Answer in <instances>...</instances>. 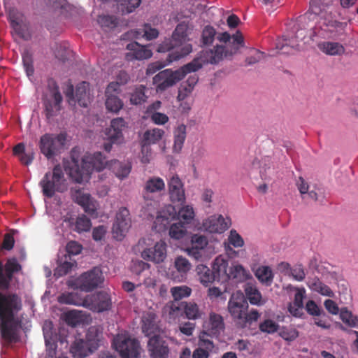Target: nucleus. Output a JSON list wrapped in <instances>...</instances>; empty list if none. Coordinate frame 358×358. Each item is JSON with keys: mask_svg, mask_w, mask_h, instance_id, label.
<instances>
[{"mask_svg": "<svg viewBox=\"0 0 358 358\" xmlns=\"http://www.w3.org/2000/svg\"><path fill=\"white\" fill-rule=\"evenodd\" d=\"M126 127L127 123L123 118H115L111 120L107 135L113 141L119 140L122 137V131Z\"/></svg>", "mask_w": 358, "mask_h": 358, "instance_id": "cd10ccee", "label": "nucleus"}, {"mask_svg": "<svg viewBox=\"0 0 358 358\" xmlns=\"http://www.w3.org/2000/svg\"><path fill=\"white\" fill-rule=\"evenodd\" d=\"M228 262L222 258H216L213 264V271L216 281L224 282L229 280L227 272Z\"/></svg>", "mask_w": 358, "mask_h": 358, "instance_id": "a878e982", "label": "nucleus"}, {"mask_svg": "<svg viewBox=\"0 0 358 358\" xmlns=\"http://www.w3.org/2000/svg\"><path fill=\"white\" fill-rule=\"evenodd\" d=\"M186 138V126L183 124H180L174 131V143L173 146V152H180L182 148Z\"/></svg>", "mask_w": 358, "mask_h": 358, "instance_id": "58836bf2", "label": "nucleus"}, {"mask_svg": "<svg viewBox=\"0 0 358 358\" xmlns=\"http://www.w3.org/2000/svg\"><path fill=\"white\" fill-rule=\"evenodd\" d=\"M182 306L183 308V313L189 320H196L197 319H200L204 314L203 312L200 310L199 306L194 302L183 301Z\"/></svg>", "mask_w": 358, "mask_h": 358, "instance_id": "473e14b6", "label": "nucleus"}, {"mask_svg": "<svg viewBox=\"0 0 358 358\" xmlns=\"http://www.w3.org/2000/svg\"><path fill=\"white\" fill-rule=\"evenodd\" d=\"M83 159L85 166L89 167L92 173L94 171L100 172L110 167V161H108L101 152L86 155Z\"/></svg>", "mask_w": 358, "mask_h": 358, "instance_id": "a211bd4d", "label": "nucleus"}, {"mask_svg": "<svg viewBox=\"0 0 358 358\" xmlns=\"http://www.w3.org/2000/svg\"><path fill=\"white\" fill-rule=\"evenodd\" d=\"M66 134H45L41 136L38 146L41 152L48 159L53 158L64 145Z\"/></svg>", "mask_w": 358, "mask_h": 358, "instance_id": "6e6552de", "label": "nucleus"}, {"mask_svg": "<svg viewBox=\"0 0 358 358\" xmlns=\"http://www.w3.org/2000/svg\"><path fill=\"white\" fill-rule=\"evenodd\" d=\"M246 300L248 299L252 305L262 306L264 303L262 297L258 289L250 284H248L245 287Z\"/></svg>", "mask_w": 358, "mask_h": 358, "instance_id": "c9c22d12", "label": "nucleus"}, {"mask_svg": "<svg viewBox=\"0 0 358 358\" xmlns=\"http://www.w3.org/2000/svg\"><path fill=\"white\" fill-rule=\"evenodd\" d=\"M170 292L174 301H180L183 298L189 297L192 293V289L186 285L173 287Z\"/></svg>", "mask_w": 358, "mask_h": 358, "instance_id": "8fccbe9b", "label": "nucleus"}, {"mask_svg": "<svg viewBox=\"0 0 358 358\" xmlns=\"http://www.w3.org/2000/svg\"><path fill=\"white\" fill-rule=\"evenodd\" d=\"M88 343L83 339L76 340L70 348L74 358H84L88 355Z\"/></svg>", "mask_w": 358, "mask_h": 358, "instance_id": "f704fd0d", "label": "nucleus"}, {"mask_svg": "<svg viewBox=\"0 0 358 358\" xmlns=\"http://www.w3.org/2000/svg\"><path fill=\"white\" fill-rule=\"evenodd\" d=\"M307 313L313 316H320L323 312L322 309L313 300H309L306 304Z\"/></svg>", "mask_w": 358, "mask_h": 358, "instance_id": "69168bd1", "label": "nucleus"}, {"mask_svg": "<svg viewBox=\"0 0 358 358\" xmlns=\"http://www.w3.org/2000/svg\"><path fill=\"white\" fill-rule=\"evenodd\" d=\"M216 30L211 25H206L202 30L201 36V42L203 45H211L216 36Z\"/></svg>", "mask_w": 358, "mask_h": 358, "instance_id": "09e8293b", "label": "nucleus"}, {"mask_svg": "<svg viewBox=\"0 0 358 358\" xmlns=\"http://www.w3.org/2000/svg\"><path fill=\"white\" fill-rule=\"evenodd\" d=\"M263 57L264 52L257 49H252L250 52V56L245 59V64L246 65H253L259 62Z\"/></svg>", "mask_w": 358, "mask_h": 358, "instance_id": "e2e57ef3", "label": "nucleus"}, {"mask_svg": "<svg viewBox=\"0 0 358 358\" xmlns=\"http://www.w3.org/2000/svg\"><path fill=\"white\" fill-rule=\"evenodd\" d=\"M186 229L184 226V224L178 222L173 223L171 225L169 229V235L171 238L175 239H180L185 234Z\"/></svg>", "mask_w": 358, "mask_h": 358, "instance_id": "6e6d98bb", "label": "nucleus"}, {"mask_svg": "<svg viewBox=\"0 0 358 358\" xmlns=\"http://www.w3.org/2000/svg\"><path fill=\"white\" fill-rule=\"evenodd\" d=\"M217 40L221 43H224L226 45H216L213 48L203 50V51H215L217 47L222 48V58L214 64H218L222 61L224 58H231L236 55L240 48L244 47L245 41L242 33L238 30L232 36L227 31L220 33L217 36Z\"/></svg>", "mask_w": 358, "mask_h": 358, "instance_id": "423d86ee", "label": "nucleus"}, {"mask_svg": "<svg viewBox=\"0 0 358 358\" xmlns=\"http://www.w3.org/2000/svg\"><path fill=\"white\" fill-rule=\"evenodd\" d=\"M310 289L321 295L333 297L334 293L330 287L320 281L318 278H314L308 285Z\"/></svg>", "mask_w": 358, "mask_h": 358, "instance_id": "79ce46f5", "label": "nucleus"}, {"mask_svg": "<svg viewBox=\"0 0 358 358\" xmlns=\"http://www.w3.org/2000/svg\"><path fill=\"white\" fill-rule=\"evenodd\" d=\"M48 87L51 93V99L44 101L45 113L48 119H50L59 113L62 109V96L57 83L53 79L48 81Z\"/></svg>", "mask_w": 358, "mask_h": 358, "instance_id": "1a4fd4ad", "label": "nucleus"}, {"mask_svg": "<svg viewBox=\"0 0 358 358\" xmlns=\"http://www.w3.org/2000/svg\"><path fill=\"white\" fill-rule=\"evenodd\" d=\"M148 350L151 358H168L169 348L160 336L155 335L149 338Z\"/></svg>", "mask_w": 358, "mask_h": 358, "instance_id": "2eb2a0df", "label": "nucleus"}, {"mask_svg": "<svg viewBox=\"0 0 358 358\" xmlns=\"http://www.w3.org/2000/svg\"><path fill=\"white\" fill-rule=\"evenodd\" d=\"M222 58V48L218 46L212 51H201L190 62L173 71L166 69L153 78V84L157 92H163L181 80L187 74L199 71L205 64H215Z\"/></svg>", "mask_w": 358, "mask_h": 358, "instance_id": "f03ea898", "label": "nucleus"}, {"mask_svg": "<svg viewBox=\"0 0 358 358\" xmlns=\"http://www.w3.org/2000/svg\"><path fill=\"white\" fill-rule=\"evenodd\" d=\"M77 263L69 255H64L59 259L57 266L55 270L54 275L57 278L62 277L68 274L73 267L76 266Z\"/></svg>", "mask_w": 358, "mask_h": 358, "instance_id": "393cba45", "label": "nucleus"}, {"mask_svg": "<svg viewBox=\"0 0 358 358\" xmlns=\"http://www.w3.org/2000/svg\"><path fill=\"white\" fill-rule=\"evenodd\" d=\"M129 210L125 207L119 209L116 214V220L113 226V237L122 241L131 227V218Z\"/></svg>", "mask_w": 358, "mask_h": 358, "instance_id": "ddd939ff", "label": "nucleus"}, {"mask_svg": "<svg viewBox=\"0 0 358 358\" xmlns=\"http://www.w3.org/2000/svg\"><path fill=\"white\" fill-rule=\"evenodd\" d=\"M255 276L260 282L266 285H271L273 278L271 269L266 266L259 267L255 272Z\"/></svg>", "mask_w": 358, "mask_h": 358, "instance_id": "49530a36", "label": "nucleus"}, {"mask_svg": "<svg viewBox=\"0 0 358 358\" xmlns=\"http://www.w3.org/2000/svg\"><path fill=\"white\" fill-rule=\"evenodd\" d=\"M110 296L104 291L96 292L85 296V308L95 313H101L110 309Z\"/></svg>", "mask_w": 358, "mask_h": 358, "instance_id": "f8f14e48", "label": "nucleus"}, {"mask_svg": "<svg viewBox=\"0 0 358 358\" xmlns=\"http://www.w3.org/2000/svg\"><path fill=\"white\" fill-rule=\"evenodd\" d=\"M73 200L83 207L85 213L93 215L96 211L95 200L88 193H85L80 188L75 187L71 189Z\"/></svg>", "mask_w": 358, "mask_h": 358, "instance_id": "4468645a", "label": "nucleus"}, {"mask_svg": "<svg viewBox=\"0 0 358 358\" xmlns=\"http://www.w3.org/2000/svg\"><path fill=\"white\" fill-rule=\"evenodd\" d=\"M230 224V220L226 221L222 215H214L205 220L203 226L210 233L222 234L229 227Z\"/></svg>", "mask_w": 358, "mask_h": 358, "instance_id": "aec40b11", "label": "nucleus"}, {"mask_svg": "<svg viewBox=\"0 0 358 358\" xmlns=\"http://www.w3.org/2000/svg\"><path fill=\"white\" fill-rule=\"evenodd\" d=\"M59 303L62 304L74 305L85 308V297L77 292H65L58 297Z\"/></svg>", "mask_w": 358, "mask_h": 358, "instance_id": "7c9ffc66", "label": "nucleus"}, {"mask_svg": "<svg viewBox=\"0 0 358 358\" xmlns=\"http://www.w3.org/2000/svg\"><path fill=\"white\" fill-rule=\"evenodd\" d=\"M113 346L122 358H137L140 355L138 341L126 334H117L113 338Z\"/></svg>", "mask_w": 358, "mask_h": 358, "instance_id": "0eeeda50", "label": "nucleus"}, {"mask_svg": "<svg viewBox=\"0 0 358 358\" xmlns=\"http://www.w3.org/2000/svg\"><path fill=\"white\" fill-rule=\"evenodd\" d=\"M229 243L235 248H240L243 246L244 241L241 235L234 229L230 231L228 237Z\"/></svg>", "mask_w": 358, "mask_h": 358, "instance_id": "680f3d73", "label": "nucleus"}, {"mask_svg": "<svg viewBox=\"0 0 358 358\" xmlns=\"http://www.w3.org/2000/svg\"><path fill=\"white\" fill-rule=\"evenodd\" d=\"M149 117L153 123L158 125H164L167 123L169 120L166 114L159 112L151 114Z\"/></svg>", "mask_w": 358, "mask_h": 358, "instance_id": "774afa93", "label": "nucleus"}, {"mask_svg": "<svg viewBox=\"0 0 358 358\" xmlns=\"http://www.w3.org/2000/svg\"><path fill=\"white\" fill-rule=\"evenodd\" d=\"M43 196L52 198L56 192L63 193L67 190L66 180L59 164L54 166L52 171L47 172L39 182Z\"/></svg>", "mask_w": 358, "mask_h": 358, "instance_id": "39448f33", "label": "nucleus"}, {"mask_svg": "<svg viewBox=\"0 0 358 358\" xmlns=\"http://www.w3.org/2000/svg\"><path fill=\"white\" fill-rule=\"evenodd\" d=\"M142 329L146 336H150L152 333L155 332V330L156 329L155 322L149 318H143Z\"/></svg>", "mask_w": 358, "mask_h": 358, "instance_id": "338daca9", "label": "nucleus"}, {"mask_svg": "<svg viewBox=\"0 0 358 358\" xmlns=\"http://www.w3.org/2000/svg\"><path fill=\"white\" fill-rule=\"evenodd\" d=\"M71 225H74L73 230L78 233L88 231L92 227V222L90 218L86 215H82L78 216L74 222H71Z\"/></svg>", "mask_w": 358, "mask_h": 358, "instance_id": "37998d69", "label": "nucleus"}, {"mask_svg": "<svg viewBox=\"0 0 358 358\" xmlns=\"http://www.w3.org/2000/svg\"><path fill=\"white\" fill-rule=\"evenodd\" d=\"M98 23L104 29H113L117 25V19L111 15H101L99 16Z\"/></svg>", "mask_w": 358, "mask_h": 358, "instance_id": "864d4df0", "label": "nucleus"}, {"mask_svg": "<svg viewBox=\"0 0 358 358\" xmlns=\"http://www.w3.org/2000/svg\"><path fill=\"white\" fill-rule=\"evenodd\" d=\"M8 20L15 35L25 41L31 38L29 23L22 12L16 8L10 9Z\"/></svg>", "mask_w": 358, "mask_h": 358, "instance_id": "9b49d317", "label": "nucleus"}, {"mask_svg": "<svg viewBox=\"0 0 358 358\" xmlns=\"http://www.w3.org/2000/svg\"><path fill=\"white\" fill-rule=\"evenodd\" d=\"M22 57L26 74L30 78L34 73L33 55L29 50H24Z\"/></svg>", "mask_w": 358, "mask_h": 358, "instance_id": "de8ad7c7", "label": "nucleus"}, {"mask_svg": "<svg viewBox=\"0 0 358 358\" xmlns=\"http://www.w3.org/2000/svg\"><path fill=\"white\" fill-rule=\"evenodd\" d=\"M279 335L286 341H292L299 336V333L294 328L283 327L280 330Z\"/></svg>", "mask_w": 358, "mask_h": 358, "instance_id": "052dcab7", "label": "nucleus"}, {"mask_svg": "<svg viewBox=\"0 0 358 358\" xmlns=\"http://www.w3.org/2000/svg\"><path fill=\"white\" fill-rule=\"evenodd\" d=\"M166 256V244L163 241L157 242L153 248H145L141 252V257L143 259L155 264L163 262Z\"/></svg>", "mask_w": 358, "mask_h": 358, "instance_id": "dca6fc26", "label": "nucleus"}, {"mask_svg": "<svg viewBox=\"0 0 358 358\" xmlns=\"http://www.w3.org/2000/svg\"><path fill=\"white\" fill-rule=\"evenodd\" d=\"M43 335L46 346V353L49 357H54L56 355L57 344V335L53 334L51 331H46L43 329Z\"/></svg>", "mask_w": 358, "mask_h": 358, "instance_id": "72a5a7b5", "label": "nucleus"}, {"mask_svg": "<svg viewBox=\"0 0 358 358\" xmlns=\"http://www.w3.org/2000/svg\"><path fill=\"white\" fill-rule=\"evenodd\" d=\"M208 245V239L203 235L194 234L191 237L190 246L186 249L187 254L199 259L202 257V251Z\"/></svg>", "mask_w": 358, "mask_h": 358, "instance_id": "5701e85b", "label": "nucleus"}, {"mask_svg": "<svg viewBox=\"0 0 358 358\" xmlns=\"http://www.w3.org/2000/svg\"><path fill=\"white\" fill-rule=\"evenodd\" d=\"M89 83L82 82L76 86V102L82 107L87 106Z\"/></svg>", "mask_w": 358, "mask_h": 358, "instance_id": "4c0bfd02", "label": "nucleus"}, {"mask_svg": "<svg viewBox=\"0 0 358 358\" xmlns=\"http://www.w3.org/2000/svg\"><path fill=\"white\" fill-rule=\"evenodd\" d=\"M21 271L16 257L8 258L5 264L0 261V334L8 345L20 339L22 322L15 316L22 308V301L16 293L1 291L8 289L14 275Z\"/></svg>", "mask_w": 358, "mask_h": 358, "instance_id": "f257e3e1", "label": "nucleus"}, {"mask_svg": "<svg viewBox=\"0 0 358 358\" xmlns=\"http://www.w3.org/2000/svg\"><path fill=\"white\" fill-rule=\"evenodd\" d=\"M146 87L140 85L136 86L130 94V103L132 105H141L148 99L145 94Z\"/></svg>", "mask_w": 358, "mask_h": 358, "instance_id": "ea45409f", "label": "nucleus"}, {"mask_svg": "<svg viewBox=\"0 0 358 358\" xmlns=\"http://www.w3.org/2000/svg\"><path fill=\"white\" fill-rule=\"evenodd\" d=\"M106 107L108 111L117 113L123 107V102L117 94H106Z\"/></svg>", "mask_w": 358, "mask_h": 358, "instance_id": "a18cd8bd", "label": "nucleus"}, {"mask_svg": "<svg viewBox=\"0 0 358 358\" xmlns=\"http://www.w3.org/2000/svg\"><path fill=\"white\" fill-rule=\"evenodd\" d=\"M341 320L350 327H358V317L354 315L347 308H342L340 310Z\"/></svg>", "mask_w": 358, "mask_h": 358, "instance_id": "3c124183", "label": "nucleus"}, {"mask_svg": "<svg viewBox=\"0 0 358 358\" xmlns=\"http://www.w3.org/2000/svg\"><path fill=\"white\" fill-rule=\"evenodd\" d=\"M194 217L193 208L190 206H185L182 207L178 213V219L179 222L182 224L189 223Z\"/></svg>", "mask_w": 358, "mask_h": 358, "instance_id": "603ef678", "label": "nucleus"}, {"mask_svg": "<svg viewBox=\"0 0 358 358\" xmlns=\"http://www.w3.org/2000/svg\"><path fill=\"white\" fill-rule=\"evenodd\" d=\"M227 308L234 322L241 328L245 327L259 317V313L257 310L252 309L250 312L248 311V301L244 294L239 292L231 295Z\"/></svg>", "mask_w": 358, "mask_h": 358, "instance_id": "20e7f679", "label": "nucleus"}, {"mask_svg": "<svg viewBox=\"0 0 358 358\" xmlns=\"http://www.w3.org/2000/svg\"><path fill=\"white\" fill-rule=\"evenodd\" d=\"M317 47L327 55H341L345 52L343 45L338 42L323 41L319 43Z\"/></svg>", "mask_w": 358, "mask_h": 358, "instance_id": "c756f323", "label": "nucleus"}, {"mask_svg": "<svg viewBox=\"0 0 358 358\" xmlns=\"http://www.w3.org/2000/svg\"><path fill=\"white\" fill-rule=\"evenodd\" d=\"M92 173L89 167L85 166L82 159L81 167L78 165V161H76L73 158V164L69 167V174L70 178L77 183H82L90 179V174Z\"/></svg>", "mask_w": 358, "mask_h": 358, "instance_id": "4be33fe9", "label": "nucleus"}, {"mask_svg": "<svg viewBox=\"0 0 358 358\" xmlns=\"http://www.w3.org/2000/svg\"><path fill=\"white\" fill-rule=\"evenodd\" d=\"M13 153L18 157L22 164L26 166L31 164L34 159V152L32 150H26L23 143H20L14 146Z\"/></svg>", "mask_w": 358, "mask_h": 358, "instance_id": "c85d7f7f", "label": "nucleus"}, {"mask_svg": "<svg viewBox=\"0 0 358 358\" xmlns=\"http://www.w3.org/2000/svg\"><path fill=\"white\" fill-rule=\"evenodd\" d=\"M250 278V273L241 265H236L230 268L229 280L234 279L236 282H243Z\"/></svg>", "mask_w": 358, "mask_h": 358, "instance_id": "c03bdc74", "label": "nucleus"}, {"mask_svg": "<svg viewBox=\"0 0 358 358\" xmlns=\"http://www.w3.org/2000/svg\"><path fill=\"white\" fill-rule=\"evenodd\" d=\"M127 50L129 52L126 54V59L129 61L147 59L152 55V50L148 46L142 45L137 42L129 43Z\"/></svg>", "mask_w": 358, "mask_h": 358, "instance_id": "412c9836", "label": "nucleus"}, {"mask_svg": "<svg viewBox=\"0 0 358 358\" xmlns=\"http://www.w3.org/2000/svg\"><path fill=\"white\" fill-rule=\"evenodd\" d=\"M103 281V273L99 267L96 266L80 275L76 280V285L81 291L90 292L99 287Z\"/></svg>", "mask_w": 358, "mask_h": 358, "instance_id": "9d476101", "label": "nucleus"}, {"mask_svg": "<svg viewBox=\"0 0 358 358\" xmlns=\"http://www.w3.org/2000/svg\"><path fill=\"white\" fill-rule=\"evenodd\" d=\"M164 135V131L162 129L155 128L146 131L142 140V152L148 149L150 144H155L159 141Z\"/></svg>", "mask_w": 358, "mask_h": 358, "instance_id": "bb28decb", "label": "nucleus"}, {"mask_svg": "<svg viewBox=\"0 0 358 358\" xmlns=\"http://www.w3.org/2000/svg\"><path fill=\"white\" fill-rule=\"evenodd\" d=\"M83 247L78 242L71 241H69L66 247V251L67 254L66 255H76L81 252Z\"/></svg>", "mask_w": 358, "mask_h": 358, "instance_id": "0e129e2a", "label": "nucleus"}, {"mask_svg": "<svg viewBox=\"0 0 358 358\" xmlns=\"http://www.w3.org/2000/svg\"><path fill=\"white\" fill-rule=\"evenodd\" d=\"M168 189L173 203H182L185 201L184 184L178 175L172 176L168 180Z\"/></svg>", "mask_w": 358, "mask_h": 358, "instance_id": "f3484780", "label": "nucleus"}, {"mask_svg": "<svg viewBox=\"0 0 358 358\" xmlns=\"http://www.w3.org/2000/svg\"><path fill=\"white\" fill-rule=\"evenodd\" d=\"M15 231L12 229L4 234L1 249L10 251L13 248L15 244Z\"/></svg>", "mask_w": 358, "mask_h": 358, "instance_id": "bf43d9fd", "label": "nucleus"}, {"mask_svg": "<svg viewBox=\"0 0 358 358\" xmlns=\"http://www.w3.org/2000/svg\"><path fill=\"white\" fill-rule=\"evenodd\" d=\"M187 27L185 24H178L172 34L171 38L165 39L157 47V52H166L171 51L164 63L157 62L150 64L146 71L148 75L155 73L166 65L179 60L192 52V45L187 34Z\"/></svg>", "mask_w": 358, "mask_h": 358, "instance_id": "7ed1b4c3", "label": "nucleus"}, {"mask_svg": "<svg viewBox=\"0 0 358 358\" xmlns=\"http://www.w3.org/2000/svg\"><path fill=\"white\" fill-rule=\"evenodd\" d=\"M279 325L272 320L267 319L259 324V329L262 332L273 334L278 330Z\"/></svg>", "mask_w": 358, "mask_h": 358, "instance_id": "4d7b16f0", "label": "nucleus"}, {"mask_svg": "<svg viewBox=\"0 0 358 358\" xmlns=\"http://www.w3.org/2000/svg\"><path fill=\"white\" fill-rule=\"evenodd\" d=\"M203 327L207 334L213 336H218L225 329L222 316L214 312L210 313L208 320L203 322Z\"/></svg>", "mask_w": 358, "mask_h": 358, "instance_id": "6ab92c4d", "label": "nucleus"}, {"mask_svg": "<svg viewBox=\"0 0 358 358\" xmlns=\"http://www.w3.org/2000/svg\"><path fill=\"white\" fill-rule=\"evenodd\" d=\"M196 271L199 276L200 282L204 286H208L210 283L216 281L213 269L208 266L201 264L196 266Z\"/></svg>", "mask_w": 358, "mask_h": 358, "instance_id": "e433bc0d", "label": "nucleus"}, {"mask_svg": "<svg viewBox=\"0 0 358 358\" xmlns=\"http://www.w3.org/2000/svg\"><path fill=\"white\" fill-rule=\"evenodd\" d=\"M174 267L177 271V273L172 272L169 274V278L176 282H182L187 273L190 270L191 264L186 258L179 256L175 259Z\"/></svg>", "mask_w": 358, "mask_h": 358, "instance_id": "b1692460", "label": "nucleus"}, {"mask_svg": "<svg viewBox=\"0 0 358 358\" xmlns=\"http://www.w3.org/2000/svg\"><path fill=\"white\" fill-rule=\"evenodd\" d=\"M165 188L164 180L159 177L150 178L145 184L144 190L148 193L159 192Z\"/></svg>", "mask_w": 358, "mask_h": 358, "instance_id": "a19ab883", "label": "nucleus"}, {"mask_svg": "<svg viewBox=\"0 0 358 358\" xmlns=\"http://www.w3.org/2000/svg\"><path fill=\"white\" fill-rule=\"evenodd\" d=\"M109 169L112 170L118 178L122 180L130 173L131 165L130 163H122L118 160H111Z\"/></svg>", "mask_w": 358, "mask_h": 358, "instance_id": "2f4dec72", "label": "nucleus"}, {"mask_svg": "<svg viewBox=\"0 0 358 358\" xmlns=\"http://www.w3.org/2000/svg\"><path fill=\"white\" fill-rule=\"evenodd\" d=\"M137 33L141 34L148 41L155 39L159 36L158 30L151 27L149 24H145L144 27L137 31Z\"/></svg>", "mask_w": 358, "mask_h": 358, "instance_id": "13d9d810", "label": "nucleus"}, {"mask_svg": "<svg viewBox=\"0 0 358 358\" xmlns=\"http://www.w3.org/2000/svg\"><path fill=\"white\" fill-rule=\"evenodd\" d=\"M122 13H130L139 6L141 0H117Z\"/></svg>", "mask_w": 358, "mask_h": 358, "instance_id": "5fc2aeb1", "label": "nucleus"}]
</instances>
